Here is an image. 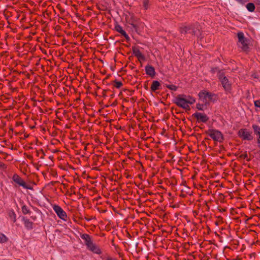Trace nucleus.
<instances>
[{
  "label": "nucleus",
  "mask_w": 260,
  "mask_h": 260,
  "mask_svg": "<svg viewBox=\"0 0 260 260\" xmlns=\"http://www.w3.org/2000/svg\"><path fill=\"white\" fill-rule=\"evenodd\" d=\"M166 87L169 89L173 91H176L177 90V86L174 85H166Z\"/></svg>",
  "instance_id": "412c9836"
},
{
  "label": "nucleus",
  "mask_w": 260,
  "mask_h": 260,
  "mask_svg": "<svg viewBox=\"0 0 260 260\" xmlns=\"http://www.w3.org/2000/svg\"><path fill=\"white\" fill-rule=\"evenodd\" d=\"M192 116L196 118L199 122L206 123L209 120L207 115L203 113L196 112Z\"/></svg>",
  "instance_id": "9d476101"
},
{
  "label": "nucleus",
  "mask_w": 260,
  "mask_h": 260,
  "mask_svg": "<svg viewBox=\"0 0 260 260\" xmlns=\"http://www.w3.org/2000/svg\"><path fill=\"white\" fill-rule=\"evenodd\" d=\"M246 7L247 10L250 12H254L255 8V5H254L253 3H248L246 5Z\"/></svg>",
  "instance_id": "a211bd4d"
},
{
  "label": "nucleus",
  "mask_w": 260,
  "mask_h": 260,
  "mask_svg": "<svg viewBox=\"0 0 260 260\" xmlns=\"http://www.w3.org/2000/svg\"><path fill=\"white\" fill-rule=\"evenodd\" d=\"M197 30H199V29L194 28L193 25H190L181 27L180 31L181 34L189 33L195 35L197 34Z\"/></svg>",
  "instance_id": "1a4fd4ad"
},
{
  "label": "nucleus",
  "mask_w": 260,
  "mask_h": 260,
  "mask_svg": "<svg viewBox=\"0 0 260 260\" xmlns=\"http://www.w3.org/2000/svg\"><path fill=\"white\" fill-rule=\"evenodd\" d=\"M23 188L27 189L32 190L33 188L30 185H27L26 183H24V186H22Z\"/></svg>",
  "instance_id": "b1692460"
},
{
  "label": "nucleus",
  "mask_w": 260,
  "mask_h": 260,
  "mask_svg": "<svg viewBox=\"0 0 260 260\" xmlns=\"http://www.w3.org/2000/svg\"><path fill=\"white\" fill-rule=\"evenodd\" d=\"M197 108L199 110H203V105L198 104L196 105Z\"/></svg>",
  "instance_id": "393cba45"
},
{
  "label": "nucleus",
  "mask_w": 260,
  "mask_h": 260,
  "mask_svg": "<svg viewBox=\"0 0 260 260\" xmlns=\"http://www.w3.org/2000/svg\"><path fill=\"white\" fill-rule=\"evenodd\" d=\"M13 215L14 216V222L16 221V214L14 212H13Z\"/></svg>",
  "instance_id": "c756f323"
},
{
  "label": "nucleus",
  "mask_w": 260,
  "mask_h": 260,
  "mask_svg": "<svg viewBox=\"0 0 260 260\" xmlns=\"http://www.w3.org/2000/svg\"><path fill=\"white\" fill-rule=\"evenodd\" d=\"M81 238L84 241L85 244L88 249L97 254L100 253V249L93 244L89 235L86 234H82Z\"/></svg>",
  "instance_id": "f03ea898"
},
{
  "label": "nucleus",
  "mask_w": 260,
  "mask_h": 260,
  "mask_svg": "<svg viewBox=\"0 0 260 260\" xmlns=\"http://www.w3.org/2000/svg\"><path fill=\"white\" fill-rule=\"evenodd\" d=\"M86 220H87V221H89V220H90V219H89V218H88V219H87V218H86Z\"/></svg>",
  "instance_id": "473e14b6"
},
{
  "label": "nucleus",
  "mask_w": 260,
  "mask_h": 260,
  "mask_svg": "<svg viewBox=\"0 0 260 260\" xmlns=\"http://www.w3.org/2000/svg\"><path fill=\"white\" fill-rule=\"evenodd\" d=\"M237 37L238 39L237 44L239 47L244 52L248 51L249 49L248 40L244 37V34L241 31L238 32Z\"/></svg>",
  "instance_id": "20e7f679"
},
{
  "label": "nucleus",
  "mask_w": 260,
  "mask_h": 260,
  "mask_svg": "<svg viewBox=\"0 0 260 260\" xmlns=\"http://www.w3.org/2000/svg\"><path fill=\"white\" fill-rule=\"evenodd\" d=\"M115 29L122 35L127 40H129V37L120 25L118 24L116 25L115 26Z\"/></svg>",
  "instance_id": "ddd939ff"
},
{
  "label": "nucleus",
  "mask_w": 260,
  "mask_h": 260,
  "mask_svg": "<svg viewBox=\"0 0 260 260\" xmlns=\"http://www.w3.org/2000/svg\"><path fill=\"white\" fill-rule=\"evenodd\" d=\"M146 73L151 77L155 76L156 72L153 67L150 65H147L145 67Z\"/></svg>",
  "instance_id": "f8f14e48"
},
{
  "label": "nucleus",
  "mask_w": 260,
  "mask_h": 260,
  "mask_svg": "<svg viewBox=\"0 0 260 260\" xmlns=\"http://www.w3.org/2000/svg\"><path fill=\"white\" fill-rule=\"evenodd\" d=\"M23 221L24 222L25 227L27 230H31L33 229V223L31 221L25 217H23Z\"/></svg>",
  "instance_id": "2eb2a0df"
},
{
  "label": "nucleus",
  "mask_w": 260,
  "mask_h": 260,
  "mask_svg": "<svg viewBox=\"0 0 260 260\" xmlns=\"http://www.w3.org/2000/svg\"><path fill=\"white\" fill-rule=\"evenodd\" d=\"M13 180L19 185L23 186L24 185L25 182L18 175L14 174L13 176Z\"/></svg>",
  "instance_id": "4468645a"
},
{
  "label": "nucleus",
  "mask_w": 260,
  "mask_h": 260,
  "mask_svg": "<svg viewBox=\"0 0 260 260\" xmlns=\"http://www.w3.org/2000/svg\"><path fill=\"white\" fill-rule=\"evenodd\" d=\"M196 102L194 98L184 94H179L173 100V103L177 106L185 110H189V105H192Z\"/></svg>",
  "instance_id": "f257e3e1"
},
{
  "label": "nucleus",
  "mask_w": 260,
  "mask_h": 260,
  "mask_svg": "<svg viewBox=\"0 0 260 260\" xmlns=\"http://www.w3.org/2000/svg\"><path fill=\"white\" fill-rule=\"evenodd\" d=\"M199 96L204 101L208 100L210 101L215 102L217 101V95L215 93L207 91L206 90H202L199 93Z\"/></svg>",
  "instance_id": "39448f33"
},
{
  "label": "nucleus",
  "mask_w": 260,
  "mask_h": 260,
  "mask_svg": "<svg viewBox=\"0 0 260 260\" xmlns=\"http://www.w3.org/2000/svg\"><path fill=\"white\" fill-rule=\"evenodd\" d=\"M131 25L134 29H135L136 31H137L138 26L136 24L134 23H131Z\"/></svg>",
  "instance_id": "bb28decb"
},
{
  "label": "nucleus",
  "mask_w": 260,
  "mask_h": 260,
  "mask_svg": "<svg viewBox=\"0 0 260 260\" xmlns=\"http://www.w3.org/2000/svg\"><path fill=\"white\" fill-rule=\"evenodd\" d=\"M253 77H254V78H257V77L256 76V75H254V76L253 75Z\"/></svg>",
  "instance_id": "72a5a7b5"
},
{
  "label": "nucleus",
  "mask_w": 260,
  "mask_h": 260,
  "mask_svg": "<svg viewBox=\"0 0 260 260\" xmlns=\"http://www.w3.org/2000/svg\"><path fill=\"white\" fill-rule=\"evenodd\" d=\"M238 136L242 140L251 141L253 139L252 132L246 128H241L238 132Z\"/></svg>",
  "instance_id": "0eeeda50"
},
{
  "label": "nucleus",
  "mask_w": 260,
  "mask_h": 260,
  "mask_svg": "<svg viewBox=\"0 0 260 260\" xmlns=\"http://www.w3.org/2000/svg\"><path fill=\"white\" fill-rule=\"evenodd\" d=\"M206 133L214 141L221 142L223 140L222 133L218 130L209 129Z\"/></svg>",
  "instance_id": "423d86ee"
},
{
  "label": "nucleus",
  "mask_w": 260,
  "mask_h": 260,
  "mask_svg": "<svg viewBox=\"0 0 260 260\" xmlns=\"http://www.w3.org/2000/svg\"><path fill=\"white\" fill-rule=\"evenodd\" d=\"M52 208L59 218L64 221L67 220V214L59 206L53 205Z\"/></svg>",
  "instance_id": "6e6552de"
},
{
  "label": "nucleus",
  "mask_w": 260,
  "mask_h": 260,
  "mask_svg": "<svg viewBox=\"0 0 260 260\" xmlns=\"http://www.w3.org/2000/svg\"><path fill=\"white\" fill-rule=\"evenodd\" d=\"M149 1L148 0H144L143 7L145 9L147 10L148 8Z\"/></svg>",
  "instance_id": "5701e85b"
},
{
  "label": "nucleus",
  "mask_w": 260,
  "mask_h": 260,
  "mask_svg": "<svg viewBox=\"0 0 260 260\" xmlns=\"http://www.w3.org/2000/svg\"><path fill=\"white\" fill-rule=\"evenodd\" d=\"M252 127L253 129L254 134L257 136H260V127L256 124L252 125Z\"/></svg>",
  "instance_id": "f3484780"
},
{
  "label": "nucleus",
  "mask_w": 260,
  "mask_h": 260,
  "mask_svg": "<svg viewBox=\"0 0 260 260\" xmlns=\"http://www.w3.org/2000/svg\"><path fill=\"white\" fill-rule=\"evenodd\" d=\"M254 106L256 107H260V101L257 100L254 101Z\"/></svg>",
  "instance_id": "a878e982"
},
{
  "label": "nucleus",
  "mask_w": 260,
  "mask_h": 260,
  "mask_svg": "<svg viewBox=\"0 0 260 260\" xmlns=\"http://www.w3.org/2000/svg\"><path fill=\"white\" fill-rule=\"evenodd\" d=\"M217 76L225 91L226 93L230 92L232 89L231 83L225 76L224 72L222 71H219L218 72Z\"/></svg>",
  "instance_id": "7ed1b4c3"
},
{
  "label": "nucleus",
  "mask_w": 260,
  "mask_h": 260,
  "mask_svg": "<svg viewBox=\"0 0 260 260\" xmlns=\"http://www.w3.org/2000/svg\"><path fill=\"white\" fill-rule=\"evenodd\" d=\"M242 157H243L244 158H246L247 157V154H244V155L243 156V155H242Z\"/></svg>",
  "instance_id": "7c9ffc66"
},
{
  "label": "nucleus",
  "mask_w": 260,
  "mask_h": 260,
  "mask_svg": "<svg viewBox=\"0 0 260 260\" xmlns=\"http://www.w3.org/2000/svg\"><path fill=\"white\" fill-rule=\"evenodd\" d=\"M31 217L34 220H35V219H36V216H35V217L31 216Z\"/></svg>",
  "instance_id": "2f4dec72"
},
{
  "label": "nucleus",
  "mask_w": 260,
  "mask_h": 260,
  "mask_svg": "<svg viewBox=\"0 0 260 260\" xmlns=\"http://www.w3.org/2000/svg\"><path fill=\"white\" fill-rule=\"evenodd\" d=\"M160 84L158 81L154 80L152 82L151 85V90L155 91L160 89Z\"/></svg>",
  "instance_id": "dca6fc26"
},
{
  "label": "nucleus",
  "mask_w": 260,
  "mask_h": 260,
  "mask_svg": "<svg viewBox=\"0 0 260 260\" xmlns=\"http://www.w3.org/2000/svg\"><path fill=\"white\" fill-rule=\"evenodd\" d=\"M0 168L3 169H6L7 167L5 164L0 161Z\"/></svg>",
  "instance_id": "cd10ccee"
},
{
  "label": "nucleus",
  "mask_w": 260,
  "mask_h": 260,
  "mask_svg": "<svg viewBox=\"0 0 260 260\" xmlns=\"http://www.w3.org/2000/svg\"><path fill=\"white\" fill-rule=\"evenodd\" d=\"M133 54H134V55L135 56H136L140 61L145 60V57L141 53V52L138 48L135 47H133Z\"/></svg>",
  "instance_id": "9b49d317"
},
{
  "label": "nucleus",
  "mask_w": 260,
  "mask_h": 260,
  "mask_svg": "<svg viewBox=\"0 0 260 260\" xmlns=\"http://www.w3.org/2000/svg\"><path fill=\"white\" fill-rule=\"evenodd\" d=\"M257 144H258V146L260 148V136H257Z\"/></svg>",
  "instance_id": "c85d7f7f"
},
{
  "label": "nucleus",
  "mask_w": 260,
  "mask_h": 260,
  "mask_svg": "<svg viewBox=\"0 0 260 260\" xmlns=\"http://www.w3.org/2000/svg\"><path fill=\"white\" fill-rule=\"evenodd\" d=\"M8 238L3 234L0 233V243H4L8 241Z\"/></svg>",
  "instance_id": "6ab92c4d"
},
{
  "label": "nucleus",
  "mask_w": 260,
  "mask_h": 260,
  "mask_svg": "<svg viewBox=\"0 0 260 260\" xmlns=\"http://www.w3.org/2000/svg\"><path fill=\"white\" fill-rule=\"evenodd\" d=\"M22 211L24 214H30V211L28 207L26 205H23L22 207Z\"/></svg>",
  "instance_id": "aec40b11"
},
{
  "label": "nucleus",
  "mask_w": 260,
  "mask_h": 260,
  "mask_svg": "<svg viewBox=\"0 0 260 260\" xmlns=\"http://www.w3.org/2000/svg\"><path fill=\"white\" fill-rule=\"evenodd\" d=\"M122 85V83L120 81H115L114 86L117 88H119Z\"/></svg>",
  "instance_id": "4be33fe9"
}]
</instances>
